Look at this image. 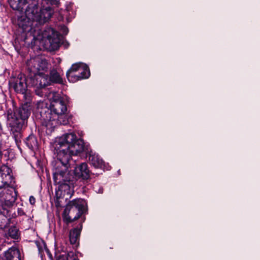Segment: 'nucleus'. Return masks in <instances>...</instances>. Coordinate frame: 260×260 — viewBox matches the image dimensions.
Here are the masks:
<instances>
[{
    "instance_id": "obj_25",
    "label": "nucleus",
    "mask_w": 260,
    "mask_h": 260,
    "mask_svg": "<svg viewBox=\"0 0 260 260\" xmlns=\"http://www.w3.org/2000/svg\"><path fill=\"white\" fill-rule=\"evenodd\" d=\"M2 130H3L2 126L1 125V124L0 123V133H1L2 132Z\"/></svg>"
},
{
    "instance_id": "obj_14",
    "label": "nucleus",
    "mask_w": 260,
    "mask_h": 260,
    "mask_svg": "<svg viewBox=\"0 0 260 260\" xmlns=\"http://www.w3.org/2000/svg\"><path fill=\"white\" fill-rule=\"evenodd\" d=\"M0 260H21L20 251L15 247H12L0 255Z\"/></svg>"
},
{
    "instance_id": "obj_3",
    "label": "nucleus",
    "mask_w": 260,
    "mask_h": 260,
    "mask_svg": "<svg viewBox=\"0 0 260 260\" xmlns=\"http://www.w3.org/2000/svg\"><path fill=\"white\" fill-rule=\"evenodd\" d=\"M58 4L57 0H42L39 11L35 2L29 4L25 9V16L18 18V25L23 32H26L31 29L33 21H36L40 24H44L50 19L54 13L50 6L57 5Z\"/></svg>"
},
{
    "instance_id": "obj_11",
    "label": "nucleus",
    "mask_w": 260,
    "mask_h": 260,
    "mask_svg": "<svg viewBox=\"0 0 260 260\" xmlns=\"http://www.w3.org/2000/svg\"><path fill=\"white\" fill-rule=\"evenodd\" d=\"M16 200V193L13 187L9 186L0 192V201L4 210L11 207Z\"/></svg>"
},
{
    "instance_id": "obj_22",
    "label": "nucleus",
    "mask_w": 260,
    "mask_h": 260,
    "mask_svg": "<svg viewBox=\"0 0 260 260\" xmlns=\"http://www.w3.org/2000/svg\"><path fill=\"white\" fill-rule=\"evenodd\" d=\"M61 31L63 35H66L68 32V28L66 26H63L61 27Z\"/></svg>"
},
{
    "instance_id": "obj_4",
    "label": "nucleus",
    "mask_w": 260,
    "mask_h": 260,
    "mask_svg": "<svg viewBox=\"0 0 260 260\" xmlns=\"http://www.w3.org/2000/svg\"><path fill=\"white\" fill-rule=\"evenodd\" d=\"M32 105L29 98L22 104L17 112L9 109L5 115L7 118V124L17 146L21 142V130L25 125L27 118L30 115Z\"/></svg>"
},
{
    "instance_id": "obj_18",
    "label": "nucleus",
    "mask_w": 260,
    "mask_h": 260,
    "mask_svg": "<svg viewBox=\"0 0 260 260\" xmlns=\"http://www.w3.org/2000/svg\"><path fill=\"white\" fill-rule=\"evenodd\" d=\"M7 235L11 238L17 240L20 238V233L18 229L16 226H13L9 229Z\"/></svg>"
},
{
    "instance_id": "obj_7",
    "label": "nucleus",
    "mask_w": 260,
    "mask_h": 260,
    "mask_svg": "<svg viewBox=\"0 0 260 260\" xmlns=\"http://www.w3.org/2000/svg\"><path fill=\"white\" fill-rule=\"evenodd\" d=\"M90 76L88 67L83 63H77L72 66L67 72V77L69 81L74 82L76 81L88 78Z\"/></svg>"
},
{
    "instance_id": "obj_8",
    "label": "nucleus",
    "mask_w": 260,
    "mask_h": 260,
    "mask_svg": "<svg viewBox=\"0 0 260 260\" xmlns=\"http://www.w3.org/2000/svg\"><path fill=\"white\" fill-rule=\"evenodd\" d=\"M43 37L45 39V46L48 49L54 51L59 48L61 39L57 31L52 28H47L43 33Z\"/></svg>"
},
{
    "instance_id": "obj_5",
    "label": "nucleus",
    "mask_w": 260,
    "mask_h": 260,
    "mask_svg": "<svg viewBox=\"0 0 260 260\" xmlns=\"http://www.w3.org/2000/svg\"><path fill=\"white\" fill-rule=\"evenodd\" d=\"M26 65L32 86L42 88L50 85L48 75L43 73L48 69V63L45 58L39 56L31 58L27 60Z\"/></svg>"
},
{
    "instance_id": "obj_17",
    "label": "nucleus",
    "mask_w": 260,
    "mask_h": 260,
    "mask_svg": "<svg viewBox=\"0 0 260 260\" xmlns=\"http://www.w3.org/2000/svg\"><path fill=\"white\" fill-rule=\"evenodd\" d=\"M27 147L31 150L38 148V141L36 137L32 135H29L25 140Z\"/></svg>"
},
{
    "instance_id": "obj_26",
    "label": "nucleus",
    "mask_w": 260,
    "mask_h": 260,
    "mask_svg": "<svg viewBox=\"0 0 260 260\" xmlns=\"http://www.w3.org/2000/svg\"><path fill=\"white\" fill-rule=\"evenodd\" d=\"M12 212L11 210H7V214H8L9 212Z\"/></svg>"
},
{
    "instance_id": "obj_24",
    "label": "nucleus",
    "mask_w": 260,
    "mask_h": 260,
    "mask_svg": "<svg viewBox=\"0 0 260 260\" xmlns=\"http://www.w3.org/2000/svg\"><path fill=\"white\" fill-rule=\"evenodd\" d=\"M36 93L37 94H38V95H39L40 96H43V94L41 92H40L39 91L36 90Z\"/></svg>"
},
{
    "instance_id": "obj_21",
    "label": "nucleus",
    "mask_w": 260,
    "mask_h": 260,
    "mask_svg": "<svg viewBox=\"0 0 260 260\" xmlns=\"http://www.w3.org/2000/svg\"><path fill=\"white\" fill-rule=\"evenodd\" d=\"M24 214L25 213H24L23 210L22 208H18L17 209V213L16 214V213H14L12 215V217L15 218L17 216H22V215H24Z\"/></svg>"
},
{
    "instance_id": "obj_12",
    "label": "nucleus",
    "mask_w": 260,
    "mask_h": 260,
    "mask_svg": "<svg viewBox=\"0 0 260 260\" xmlns=\"http://www.w3.org/2000/svg\"><path fill=\"white\" fill-rule=\"evenodd\" d=\"M10 169L6 166L0 168V189H5L11 186L13 178L10 174Z\"/></svg>"
},
{
    "instance_id": "obj_2",
    "label": "nucleus",
    "mask_w": 260,
    "mask_h": 260,
    "mask_svg": "<svg viewBox=\"0 0 260 260\" xmlns=\"http://www.w3.org/2000/svg\"><path fill=\"white\" fill-rule=\"evenodd\" d=\"M37 108L41 115L43 128L45 129L48 134L51 133L58 125H66L69 123L66 115L67 105L62 98H54L51 102L50 109H48L46 104L43 102H38Z\"/></svg>"
},
{
    "instance_id": "obj_9",
    "label": "nucleus",
    "mask_w": 260,
    "mask_h": 260,
    "mask_svg": "<svg viewBox=\"0 0 260 260\" xmlns=\"http://www.w3.org/2000/svg\"><path fill=\"white\" fill-rule=\"evenodd\" d=\"M70 134L73 135L75 137V139L74 140L73 143H74V142H75L76 141L80 140L83 143V144H82L83 148L84 149H85L83 151H81L80 152H78L77 154H72L71 156L72 155H77L81 152H84L86 154H88L89 155V160L91 165L92 166H93L95 168H102V167L104 166V161H103V159L100 158V157L99 156V155L95 154H91V151L90 150V148H88V146H85L84 143L82 139H81L80 138H77L76 135L73 133L66 134L62 135V136H64L66 135H70Z\"/></svg>"
},
{
    "instance_id": "obj_20",
    "label": "nucleus",
    "mask_w": 260,
    "mask_h": 260,
    "mask_svg": "<svg viewBox=\"0 0 260 260\" xmlns=\"http://www.w3.org/2000/svg\"><path fill=\"white\" fill-rule=\"evenodd\" d=\"M67 260H79L78 256L73 251H70L67 255Z\"/></svg>"
},
{
    "instance_id": "obj_1",
    "label": "nucleus",
    "mask_w": 260,
    "mask_h": 260,
    "mask_svg": "<svg viewBox=\"0 0 260 260\" xmlns=\"http://www.w3.org/2000/svg\"><path fill=\"white\" fill-rule=\"evenodd\" d=\"M75 137L73 135L61 136L54 143V150L57 153V159L53 163V177L54 183L58 184V189L56 190V206H60L59 200L64 198L66 200L70 199L73 193L72 181L74 177L69 168V161L72 154H77L83 151V143L77 140L74 143Z\"/></svg>"
},
{
    "instance_id": "obj_16",
    "label": "nucleus",
    "mask_w": 260,
    "mask_h": 260,
    "mask_svg": "<svg viewBox=\"0 0 260 260\" xmlns=\"http://www.w3.org/2000/svg\"><path fill=\"white\" fill-rule=\"evenodd\" d=\"M81 231L78 228H75L71 230L70 232V241L72 244H76L80 235Z\"/></svg>"
},
{
    "instance_id": "obj_15",
    "label": "nucleus",
    "mask_w": 260,
    "mask_h": 260,
    "mask_svg": "<svg viewBox=\"0 0 260 260\" xmlns=\"http://www.w3.org/2000/svg\"><path fill=\"white\" fill-rule=\"evenodd\" d=\"M48 76L50 85L53 83L60 84L63 82L61 75L55 69L50 71Z\"/></svg>"
},
{
    "instance_id": "obj_23",
    "label": "nucleus",
    "mask_w": 260,
    "mask_h": 260,
    "mask_svg": "<svg viewBox=\"0 0 260 260\" xmlns=\"http://www.w3.org/2000/svg\"><path fill=\"white\" fill-rule=\"evenodd\" d=\"M29 201L31 205H34L36 203V199L34 198V196H31L29 197Z\"/></svg>"
},
{
    "instance_id": "obj_13",
    "label": "nucleus",
    "mask_w": 260,
    "mask_h": 260,
    "mask_svg": "<svg viewBox=\"0 0 260 260\" xmlns=\"http://www.w3.org/2000/svg\"><path fill=\"white\" fill-rule=\"evenodd\" d=\"M74 173L77 178H82L83 180H87L90 177V171L87 164L85 162L77 166L75 168Z\"/></svg>"
},
{
    "instance_id": "obj_6",
    "label": "nucleus",
    "mask_w": 260,
    "mask_h": 260,
    "mask_svg": "<svg viewBox=\"0 0 260 260\" xmlns=\"http://www.w3.org/2000/svg\"><path fill=\"white\" fill-rule=\"evenodd\" d=\"M82 200L75 199L70 201L66 206L62 213L63 220L69 224L78 219L83 213L84 206Z\"/></svg>"
},
{
    "instance_id": "obj_19",
    "label": "nucleus",
    "mask_w": 260,
    "mask_h": 260,
    "mask_svg": "<svg viewBox=\"0 0 260 260\" xmlns=\"http://www.w3.org/2000/svg\"><path fill=\"white\" fill-rule=\"evenodd\" d=\"M11 223V218L4 214H0V230L7 228Z\"/></svg>"
},
{
    "instance_id": "obj_10",
    "label": "nucleus",
    "mask_w": 260,
    "mask_h": 260,
    "mask_svg": "<svg viewBox=\"0 0 260 260\" xmlns=\"http://www.w3.org/2000/svg\"><path fill=\"white\" fill-rule=\"evenodd\" d=\"M9 84L16 92L21 93L23 94V98H26L27 84L25 75L20 74L16 77L11 78L9 81Z\"/></svg>"
}]
</instances>
